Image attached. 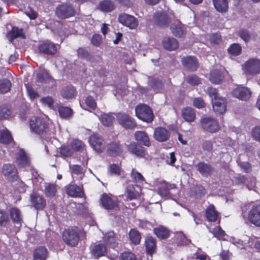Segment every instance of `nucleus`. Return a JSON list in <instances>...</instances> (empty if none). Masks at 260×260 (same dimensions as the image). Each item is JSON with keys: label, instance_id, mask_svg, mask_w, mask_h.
<instances>
[{"label": "nucleus", "instance_id": "29", "mask_svg": "<svg viewBox=\"0 0 260 260\" xmlns=\"http://www.w3.org/2000/svg\"><path fill=\"white\" fill-rule=\"evenodd\" d=\"M145 247L147 252L152 256L156 250L155 239L152 237H148L145 241Z\"/></svg>", "mask_w": 260, "mask_h": 260}, {"label": "nucleus", "instance_id": "32", "mask_svg": "<svg viewBox=\"0 0 260 260\" xmlns=\"http://www.w3.org/2000/svg\"><path fill=\"white\" fill-rule=\"evenodd\" d=\"M242 48L239 43H233L228 48L227 51L231 56H237L242 53Z\"/></svg>", "mask_w": 260, "mask_h": 260}, {"label": "nucleus", "instance_id": "54", "mask_svg": "<svg viewBox=\"0 0 260 260\" xmlns=\"http://www.w3.org/2000/svg\"><path fill=\"white\" fill-rule=\"evenodd\" d=\"M210 42L214 44H219L222 41L221 35L217 33H213L210 37Z\"/></svg>", "mask_w": 260, "mask_h": 260}, {"label": "nucleus", "instance_id": "60", "mask_svg": "<svg viewBox=\"0 0 260 260\" xmlns=\"http://www.w3.org/2000/svg\"><path fill=\"white\" fill-rule=\"evenodd\" d=\"M40 101L44 105L47 106L49 108H51L54 104L53 99L49 96L42 98Z\"/></svg>", "mask_w": 260, "mask_h": 260}, {"label": "nucleus", "instance_id": "36", "mask_svg": "<svg viewBox=\"0 0 260 260\" xmlns=\"http://www.w3.org/2000/svg\"><path fill=\"white\" fill-rule=\"evenodd\" d=\"M13 141L12 136L7 129L0 131V142L4 144L11 143Z\"/></svg>", "mask_w": 260, "mask_h": 260}, {"label": "nucleus", "instance_id": "41", "mask_svg": "<svg viewBox=\"0 0 260 260\" xmlns=\"http://www.w3.org/2000/svg\"><path fill=\"white\" fill-rule=\"evenodd\" d=\"M100 120L103 125L108 127L112 125L113 118L112 115L104 113L101 116Z\"/></svg>", "mask_w": 260, "mask_h": 260}, {"label": "nucleus", "instance_id": "1", "mask_svg": "<svg viewBox=\"0 0 260 260\" xmlns=\"http://www.w3.org/2000/svg\"><path fill=\"white\" fill-rule=\"evenodd\" d=\"M29 128L32 133L42 134L48 131V126L44 119L38 117H32L29 121Z\"/></svg>", "mask_w": 260, "mask_h": 260}, {"label": "nucleus", "instance_id": "23", "mask_svg": "<svg viewBox=\"0 0 260 260\" xmlns=\"http://www.w3.org/2000/svg\"><path fill=\"white\" fill-rule=\"evenodd\" d=\"M141 188L138 185H134L129 187L127 190V197L129 200L137 199L140 197Z\"/></svg>", "mask_w": 260, "mask_h": 260}, {"label": "nucleus", "instance_id": "56", "mask_svg": "<svg viewBox=\"0 0 260 260\" xmlns=\"http://www.w3.org/2000/svg\"><path fill=\"white\" fill-rule=\"evenodd\" d=\"M72 173L76 175H80L83 176L85 171L83 168L79 165H74L70 167Z\"/></svg>", "mask_w": 260, "mask_h": 260}, {"label": "nucleus", "instance_id": "15", "mask_svg": "<svg viewBox=\"0 0 260 260\" xmlns=\"http://www.w3.org/2000/svg\"><path fill=\"white\" fill-rule=\"evenodd\" d=\"M128 151L138 157H143L146 155L145 148L135 142H132L127 146Z\"/></svg>", "mask_w": 260, "mask_h": 260}, {"label": "nucleus", "instance_id": "35", "mask_svg": "<svg viewBox=\"0 0 260 260\" xmlns=\"http://www.w3.org/2000/svg\"><path fill=\"white\" fill-rule=\"evenodd\" d=\"M224 76L217 70L212 71L210 73V80L213 83L219 84L223 79Z\"/></svg>", "mask_w": 260, "mask_h": 260}, {"label": "nucleus", "instance_id": "13", "mask_svg": "<svg viewBox=\"0 0 260 260\" xmlns=\"http://www.w3.org/2000/svg\"><path fill=\"white\" fill-rule=\"evenodd\" d=\"M248 219L252 224L260 227V204L252 207L248 212Z\"/></svg>", "mask_w": 260, "mask_h": 260}, {"label": "nucleus", "instance_id": "17", "mask_svg": "<svg viewBox=\"0 0 260 260\" xmlns=\"http://www.w3.org/2000/svg\"><path fill=\"white\" fill-rule=\"evenodd\" d=\"M170 136V132L165 128L158 127L154 131V138L158 142L166 141L169 139Z\"/></svg>", "mask_w": 260, "mask_h": 260}, {"label": "nucleus", "instance_id": "43", "mask_svg": "<svg viewBox=\"0 0 260 260\" xmlns=\"http://www.w3.org/2000/svg\"><path fill=\"white\" fill-rule=\"evenodd\" d=\"M44 192L48 197H54L56 192V186L54 184H47L46 185Z\"/></svg>", "mask_w": 260, "mask_h": 260}, {"label": "nucleus", "instance_id": "53", "mask_svg": "<svg viewBox=\"0 0 260 260\" xmlns=\"http://www.w3.org/2000/svg\"><path fill=\"white\" fill-rule=\"evenodd\" d=\"M11 112L6 107H0V119L7 118L11 114Z\"/></svg>", "mask_w": 260, "mask_h": 260}, {"label": "nucleus", "instance_id": "45", "mask_svg": "<svg viewBox=\"0 0 260 260\" xmlns=\"http://www.w3.org/2000/svg\"><path fill=\"white\" fill-rule=\"evenodd\" d=\"M11 87V83L9 80L4 79L0 81V93H5L8 92Z\"/></svg>", "mask_w": 260, "mask_h": 260}, {"label": "nucleus", "instance_id": "50", "mask_svg": "<svg viewBox=\"0 0 260 260\" xmlns=\"http://www.w3.org/2000/svg\"><path fill=\"white\" fill-rule=\"evenodd\" d=\"M239 36L245 42H248L250 39V35L248 30L241 29L238 32Z\"/></svg>", "mask_w": 260, "mask_h": 260}, {"label": "nucleus", "instance_id": "40", "mask_svg": "<svg viewBox=\"0 0 260 260\" xmlns=\"http://www.w3.org/2000/svg\"><path fill=\"white\" fill-rule=\"evenodd\" d=\"M182 65H198V60L195 56H183L181 58Z\"/></svg>", "mask_w": 260, "mask_h": 260}, {"label": "nucleus", "instance_id": "6", "mask_svg": "<svg viewBox=\"0 0 260 260\" xmlns=\"http://www.w3.org/2000/svg\"><path fill=\"white\" fill-rule=\"evenodd\" d=\"M37 79L44 86L48 88L56 86L55 80L46 71H42L37 74Z\"/></svg>", "mask_w": 260, "mask_h": 260}, {"label": "nucleus", "instance_id": "34", "mask_svg": "<svg viewBox=\"0 0 260 260\" xmlns=\"http://www.w3.org/2000/svg\"><path fill=\"white\" fill-rule=\"evenodd\" d=\"M153 231L154 234L159 239L167 238L170 235L169 231L166 228L162 226L154 228Z\"/></svg>", "mask_w": 260, "mask_h": 260}, {"label": "nucleus", "instance_id": "63", "mask_svg": "<svg viewBox=\"0 0 260 260\" xmlns=\"http://www.w3.org/2000/svg\"><path fill=\"white\" fill-rule=\"evenodd\" d=\"M193 106L198 108H202L205 106V103L204 100L201 98H195L193 101Z\"/></svg>", "mask_w": 260, "mask_h": 260}, {"label": "nucleus", "instance_id": "27", "mask_svg": "<svg viewBox=\"0 0 260 260\" xmlns=\"http://www.w3.org/2000/svg\"><path fill=\"white\" fill-rule=\"evenodd\" d=\"M60 94L63 99L66 100L72 99L76 96V90L73 86H66L61 90Z\"/></svg>", "mask_w": 260, "mask_h": 260}, {"label": "nucleus", "instance_id": "12", "mask_svg": "<svg viewBox=\"0 0 260 260\" xmlns=\"http://www.w3.org/2000/svg\"><path fill=\"white\" fill-rule=\"evenodd\" d=\"M250 90L246 87L238 86L232 91V95L240 100L246 101L251 96Z\"/></svg>", "mask_w": 260, "mask_h": 260}, {"label": "nucleus", "instance_id": "38", "mask_svg": "<svg viewBox=\"0 0 260 260\" xmlns=\"http://www.w3.org/2000/svg\"><path fill=\"white\" fill-rule=\"evenodd\" d=\"M101 202L102 206L106 209H111L114 207L113 202L111 198L107 194H103L101 198Z\"/></svg>", "mask_w": 260, "mask_h": 260}, {"label": "nucleus", "instance_id": "14", "mask_svg": "<svg viewBox=\"0 0 260 260\" xmlns=\"http://www.w3.org/2000/svg\"><path fill=\"white\" fill-rule=\"evenodd\" d=\"M117 118L119 124L125 128H133L136 125L134 119L125 114L119 113Z\"/></svg>", "mask_w": 260, "mask_h": 260}, {"label": "nucleus", "instance_id": "26", "mask_svg": "<svg viewBox=\"0 0 260 260\" xmlns=\"http://www.w3.org/2000/svg\"><path fill=\"white\" fill-rule=\"evenodd\" d=\"M213 3L216 11L221 13L228 11L229 5L227 0H213Z\"/></svg>", "mask_w": 260, "mask_h": 260}, {"label": "nucleus", "instance_id": "18", "mask_svg": "<svg viewBox=\"0 0 260 260\" xmlns=\"http://www.w3.org/2000/svg\"><path fill=\"white\" fill-rule=\"evenodd\" d=\"M39 50L43 53L53 55L56 53L57 47L54 43L47 41L41 44L39 46Z\"/></svg>", "mask_w": 260, "mask_h": 260}, {"label": "nucleus", "instance_id": "39", "mask_svg": "<svg viewBox=\"0 0 260 260\" xmlns=\"http://www.w3.org/2000/svg\"><path fill=\"white\" fill-rule=\"evenodd\" d=\"M58 112L61 118L66 119L69 118L73 114L72 109L67 107H59Z\"/></svg>", "mask_w": 260, "mask_h": 260}, {"label": "nucleus", "instance_id": "49", "mask_svg": "<svg viewBox=\"0 0 260 260\" xmlns=\"http://www.w3.org/2000/svg\"><path fill=\"white\" fill-rule=\"evenodd\" d=\"M72 148H73L74 151H82L84 149V145L82 142L79 140H74L71 144Z\"/></svg>", "mask_w": 260, "mask_h": 260}, {"label": "nucleus", "instance_id": "9", "mask_svg": "<svg viewBox=\"0 0 260 260\" xmlns=\"http://www.w3.org/2000/svg\"><path fill=\"white\" fill-rule=\"evenodd\" d=\"M75 11L73 7L68 4L59 6L56 10V14L60 18H66L74 15Z\"/></svg>", "mask_w": 260, "mask_h": 260}, {"label": "nucleus", "instance_id": "20", "mask_svg": "<svg viewBox=\"0 0 260 260\" xmlns=\"http://www.w3.org/2000/svg\"><path fill=\"white\" fill-rule=\"evenodd\" d=\"M170 28L172 33L175 36L178 38L183 37L185 35L186 32L184 25L180 21L173 23L171 25Z\"/></svg>", "mask_w": 260, "mask_h": 260}, {"label": "nucleus", "instance_id": "61", "mask_svg": "<svg viewBox=\"0 0 260 260\" xmlns=\"http://www.w3.org/2000/svg\"><path fill=\"white\" fill-rule=\"evenodd\" d=\"M120 260H136V257L133 253L125 252L121 254Z\"/></svg>", "mask_w": 260, "mask_h": 260}, {"label": "nucleus", "instance_id": "3", "mask_svg": "<svg viewBox=\"0 0 260 260\" xmlns=\"http://www.w3.org/2000/svg\"><path fill=\"white\" fill-rule=\"evenodd\" d=\"M62 238L64 242L71 247L77 246L79 240L78 232L73 229L65 230L63 233Z\"/></svg>", "mask_w": 260, "mask_h": 260}, {"label": "nucleus", "instance_id": "2", "mask_svg": "<svg viewBox=\"0 0 260 260\" xmlns=\"http://www.w3.org/2000/svg\"><path fill=\"white\" fill-rule=\"evenodd\" d=\"M136 115L140 119L147 122H151L154 118L153 113L150 108L145 104H140L135 108Z\"/></svg>", "mask_w": 260, "mask_h": 260}, {"label": "nucleus", "instance_id": "33", "mask_svg": "<svg viewBox=\"0 0 260 260\" xmlns=\"http://www.w3.org/2000/svg\"><path fill=\"white\" fill-rule=\"evenodd\" d=\"M218 214L213 205H210L206 210V217L210 221H215L217 220Z\"/></svg>", "mask_w": 260, "mask_h": 260}, {"label": "nucleus", "instance_id": "64", "mask_svg": "<svg viewBox=\"0 0 260 260\" xmlns=\"http://www.w3.org/2000/svg\"><path fill=\"white\" fill-rule=\"evenodd\" d=\"M186 80L187 82L191 85H197L200 83V80L196 76H188Z\"/></svg>", "mask_w": 260, "mask_h": 260}, {"label": "nucleus", "instance_id": "52", "mask_svg": "<svg viewBox=\"0 0 260 260\" xmlns=\"http://www.w3.org/2000/svg\"><path fill=\"white\" fill-rule=\"evenodd\" d=\"M111 4L108 1L101 2L99 6L100 10L104 12H108L111 10Z\"/></svg>", "mask_w": 260, "mask_h": 260}, {"label": "nucleus", "instance_id": "46", "mask_svg": "<svg viewBox=\"0 0 260 260\" xmlns=\"http://www.w3.org/2000/svg\"><path fill=\"white\" fill-rule=\"evenodd\" d=\"M129 238L135 244L139 243L141 240V236L138 232L135 230H131L129 233Z\"/></svg>", "mask_w": 260, "mask_h": 260}, {"label": "nucleus", "instance_id": "28", "mask_svg": "<svg viewBox=\"0 0 260 260\" xmlns=\"http://www.w3.org/2000/svg\"><path fill=\"white\" fill-rule=\"evenodd\" d=\"M10 215L11 219L14 223L19 225H21L22 216L21 213L19 209L17 208H12L10 210Z\"/></svg>", "mask_w": 260, "mask_h": 260}, {"label": "nucleus", "instance_id": "24", "mask_svg": "<svg viewBox=\"0 0 260 260\" xmlns=\"http://www.w3.org/2000/svg\"><path fill=\"white\" fill-rule=\"evenodd\" d=\"M89 142L95 151L97 152L101 151L103 142L102 138L97 135H92L90 137Z\"/></svg>", "mask_w": 260, "mask_h": 260}, {"label": "nucleus", "instance_id": "30", "mask_svg": "<svg viewBox=\"0 0 260 260\" xmlns=\"http://www.w3.org/2000/svg\"><path fill=\"white\" fill-rule=\"evenodd\" d=\"M48 251L46 248L40 247L35 249L34 252V260H46Z\"/></svg>", "mask_w": 260, "mask_h": 260}, {"label": "nucleus", "instance_id": "16", "mask_svg": "<svg viewBox=\"0 0 260 260\" xmlns=\"http://www.w3.org/2000/svg\"><path fill=\"white\" fill-rule=\"evenodd\" d=\"M30 201L32 206L37 209H43L46 206V202L43 197L36 192L30 195Z\"/></svg>", "mask_w": 260, "mask_h": 260}, {"label": "nucleus", "instance_id": "51", "mask_svg": "<svg viewBox=\"0 0 260 260\" xmlns=\"http://www.w3.org/2000/svg\"><path fill=\"white\" fill-rule=\"evenodd\" d=\"M25 86L27 90V93L31 100L32 101L39 96V93L35 91L32 87L27 84H26Z\"/></svg>", "mask_w": 260, "mask_h": 260}, {"label": "nucleus", "instance_id": "25", "mask_svg": "<svg viewBox=\"0 0 260 260\" xmlns=\"http://www.w3.org/2000/svg\"><path fill=\"white\" fill-rule=\"evenodd\" d=\"M181 114L183 119L188 122L193 121L196 117L194 110L191 107L183 108L182 110Z\"/></svg>", "mask_w": 260, "mask_h": 260}, {"label": "nucleus", "instance_id": "44", "mask_svg": "<svg viewBox=\"0 0 260 260\" xmlns=\"http://www.w3.org/2000/svg\"><path fill=\"white\" fill-rule=\"evenodd\" d=\"M243 71L249 75H255L260 73V66H243Z\"/></svg>", "mask_w": 260, "mask_h": 260}, {"label": "nucleus", "instance_id": "48", "mask_svg": "<svg viewBox=\"0 0 260 260\" xmlns=\"http://www.w3.org/2000/svg\"><path fill=\"white\" fill-rule=\"evenodd\" d=\"M212 233L214 236L217 238L220 239H222L223 240L225 239V234L224 231L222 230L220 226H215L212 231Z\"/></svg>", "mask_w": 260, "mask_h": 260}, {"label": "nucleus", "instance_id": "19", "mask_svg": "<svg viewBox=\"0 0 260 260\" xmlns=\"http://www.w3.org/2000/svg\"><path fill=\"white\" fill-rule=\"evenodd\" d=\"M161 44L164 49L169 51L176 50L179 47L178 41L173 37L165 38L161 41Z\"/></svg>", "mask_w": 260, "mask_h": 260}, {"label": "nucleus", "instance_id": "7", "mask_svg": "<svg viewBox=\"0 0 260 260\" xmlns=\"http://www.w3.org/2000/svg\"><path fill=\"white\" fill-rule=\"evenodd\" d=\"M153 19L155 24L159 27H167L170 22L167 13L164 11L156 12L153 15Z\"/></svg>", "mask_w": 260, "mask_h": 260}, {"label": "nucleus", "instance_id": "37", "mask_svg": "<svg viewBox=\"0 0 260 260\" xmlns=\"http://www.w3.org/2000/svg\"><path fill=\"white\" fill-rule=\"evenodd\" d=\"M7 37L11 42L13 39L17 37L23 38L22 30L17 27H13L12 30L9 32Z\"/></svg>", "mask_w": 260, "mask_h": 260}, {"label": "nucleus", "instance_id": "5", "mask_svg": "<svg viewBox=\"0 0 260 260\" xmlns=\"http://www.w3.org/2000/svg\"><path fill=\"white\" fill-rule=\"evenodd\" d=\"M202 127L210 133H215L219 129V125L216 119L211 117H204L201 119Z\"/></svg>", "mask_w": 260, "mask_h": 260}, {"label": "nucleus", "instance_id": "47", "mask_svg": "<svg viewBox=\"0 0 260 260\" xmlns=\"http://www.w3.org/2000/svg\"><path fill=\"white\" fill-rule=\"evenodd\" d=\"M74 152L71 145L63 146L60 148V154L63 156H70Z\"/></svg>", "mask_w": 260, "mask_h": 260}, {"label": "nucleus", "instance_id": "62", "mask_svg": "<svg viewBox=\"0 0 260 260\" xmlns=\"http://www.w3.org/2000/svg\"><path fill=\"white\" fill-rule=\"evenodd\" d=\"M207 92L211 100L216 98H221L222 96L218 95L217 91L216 89L212 87H209L207 89Z\"/></svg>", "mask_w": 260, "mask_h": 260}, {"label": "nucleus", "instance_id": "22", "mask_svg": "<svg viewBox=\"0 0 260 260\" xmlns=\"http://www.w3.org/2000/svg\"><path fill=\"white\" fill-rule=\"evenodd\" d=\"M67 193L68 196L73 198H81L84 195L82 188L76 185H69L67 189Z\"/></svg>", "mask_w": 260, "mask_h": 260}, {"label": "nucleus", "instance_id": "58", "mask_svg": "<svg viewBox=\"0 0 260 260\" xmlns=\"http://www.w3.org/2000/svg\"><path fill=\"white\" fill-rule=\"evenodd\" d=\"M132 178L137 182H141L144 180V178L142 175L139 172L135 171V170H133L131 173Z\"/></svg>", "mask_w": 260, "mask_h": 260}, {"label": "nucleus", "instance_id": "4", "mask_svg": "<svg viewBox=\"0 0 260 260\" xmlns=\"http://www.w3.org/2000/svg\"><path fill=\"white\" fill-rule=\"evenodd\" d=\"M118 21L131 29H136L139 25V21L136 17L125 13H122L119 15Z\"/></svg>", "mask_w": 260, "mask_h": 260}, {"label": "nucleus", "instance_id": "42", "mask_svg": "<svg viewBox=\"0 0 260 260\" xmlns=\"http://www.w3.org/2000/svg\"><path fill=\"white\" fill-rule=\"evenodd\" d=\"M199 171L203 175H208L210 174L212 171V168L208 165L203 162H200L198 165Z\"/></svg>", "mask_w": 260, "mask_h": 260}, {"label": "nucleus", "instance_id": "8", "mask_svg": "<svg viewBox=\"0 0 260 260\" xmlns=\"http://www.w3.org/2000/svg\"><path fill=\"white\" fill-rule=\"evenodd\" d=\"M15 162L19 168H29L30 161L29 157L22 149H17L15 156Z\"/></svg>", "mask_w": 260, "mask_h": 260}, {"label": "nucleus", "instance_id": "11", "mask_svg": "<svg viewBox=\"0 0 260 260\" xmlns=\"http://www.w3.org/2000/svg\"><path fill=\"white\" fill-rule=\"evenodd\" d=\"M212 108L214 112L217 114H224L226 110V101L223 98H218L212 100Z\"/></svg>", "mask_w": 260, "mask_h": 260}, {"label": "nucleus", "instance_id": "10", "mask_svg": "<svg viewBox=\"0 0 260 260\" xmlns=\"http://www.w3.org/2000/svg\"><path fill=\"white\" fill-rule=\"evenodd\" d=\"M2 172L4 177L10 181H13L17 178V169L13 165L9 164L4 165L3 166Z\"/></svg>", "mask_w": 260, "mask_h": 260}, {"label": "nucleus", "instance_id": "31", "mask_svg": "<svg viewBox=\"0 0 260 260\" xmlns=\"http://www.w3.org/2000/svg\"><path fill=\"white\" fill-rule=\"evenodd\" d=\"M107 252V248L103 244L94 245L91 249V252L95 257H99L105 254Z\"/></svg>", "mask_w": 260, "mask_h": 260}, {"label": "nucleus", "instance_id": "59", "mask_svg": "<svg viewBox=\"0 0 260 260\" xmlns=\"http://www.w3.org/2000/svg\"><path fill=\"white\" fill-rule=\"evenodd\" d=\"M251 135L253 139L260 142V126L253 127L251 131Z\"/></svg>", "mask_w": 260, "mask_h": 260}, {"label": "nucleus", "instance_id": "21", "mask_svg": "<svg viewBox=\"0 0 260 260\" xmlns=\"http://www.w3.org/2000/svg\"><path fill=\"white\" fill-rule=\"evenodd\" d=\"M135 138L138 142L145 146L149 147L151 145L148 135L143 131H137L135 133Z\"/></svg>", "mask_w": 260, "mask_h": 260}, {"label": "nucleus", "instance_id": "55", "mask_svg": "<svg viewBox=\"0 0 260 260\" xmlns=\"http://www.w3.org/2000/svg\"><path fill=\"white\" fill-rule=\"evenodd\" d=\"M9 221L7 213L3 210H0V225L5 226Z\"/></svg>", "mask_w": 260, "mask_h": 260}, {"label": "nucleus", "instance_id": "57", "mask_svg": "<svg viewBox=\"0 0 260 260\" xmlns=\"http://www.w3.org/2000/svg\"><path fill=\"white\" fill-rule=\"evenodd\" d=\"M85 103L91 109H94L96 107V103L93 98L91 96H88L85 98Z\"/></svg>", "mask_w": 260, "mask_h": 260}]
</instances>
